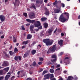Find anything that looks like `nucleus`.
Masks as SVG:
<instances>
[{"label": "nucleus", "mask_w": 80, "mask_h": 80, "mask_svg": "<svg viewBox=\"0 0 80 80\" xmlns=\"http://www.w3.org/2000/svg\"><path fill=\"white\" fill-rule=\"evenodd\" d=\"M69 13L67 12L62 13L59 18V20L62 23L66 22L69 18Z\"/></svg>", "instance_id": "nucleus-1"}, {"label": "nucleus", "mask_w": 80, "mask_h": 80, "mask_svg": "<svg viewBox=\"0 0 80 80\" xmlns=\"http://www.w3.org/2000/svg\"><path fill=\"white\" fill-rule=\"evenodd\" d=\"M26 21L28 23H33L35 27H38L39 26H40V22L38 21H36L35 20H31L29 19H26Z\"/></svg>", "instance_id": "nucleus-2"}, {"label": "nucleus", "mask_w": 80, "mask_h": 80, "mask_svg": "<svg viewBox=\"0 0 80 80\" xmlns=\"http://www.w3.org/2000/svg\"><path fill=\"white\" fill-rule=\"evenodd\" d=\"M43 42L44 43H45L46 44L47 46H48L52 45L54 41L52 40H50V39L47 38L43 39Z\"/></svg>", "instance_id": "nucleus-3"}, {"label": "nucleus", "mask_w": 80, "mask_h": 80, "mask_svg": "<svg viewBox=\"0 0 80 80\" xmlns=\"http://www.w3.org/2000/svg\"><path fill=\"white\" fill-rule=\"evenodd\" d=\"M57 49V45L56 44L52 46V47H51L48 50L47 52V53H50L51 52H54Z\"/></svg>", "instance_id": "nucleus-4"}, {"label": "nucleus", "mask_w": 80, "mask_h": 80, "mask_svg": "<svg viewBox=\"0 0 80 80\" xmlns=\"http://www.w3.org/2000/svg\"><path fill=\"white\" fill-rule=\"evenodd\" d=\"M53 30H54L53 27H51V28L48 29V33H49V34H52V32L53 31Z\"/></svg>", "instance_id": "nucleus-5"}, {"label": "nucleus", "mask_w": 80, "mask_h": 80, "mask_svg": "<svg viewBox=\"0 0 80 80\" xmlns=\"http://www.w3.org/2000/svg\"><path fill=\"white\" fill-rule=\"evenodd\" d=\"M62 7V6H61L59 9H55L54 10V13H60V12L61 11V8Z\"/></svg>", "instance_id": "nucleus-6"}, {"label": "nucleus", "mask_w": 80, "mask_h": 80, "mask_svg": "<svg viewBox=\"0 0 80 80\" xmlns=\"http://www.w3.org/2000/svg\"><path fill=\"white\" fill-rule=\"evenodd\" d=\"M0 19L2 22H3L5 20V17L3 15H0Z\"/></svg>", "instance_id": "nucleus-7"}, {"label": "nucleus", "mask_w": 80, "mask_h": 80, "mask_svg": "<svg viewBox=\"0 0 80 80\" xmlns=\"http://www.w3.org/2000/svg\"><path fill=\"white\" fill-rule=\"evenodd\" d=\"M44 78L43 79L44 80H46V79H49L50 78V74L49 73L45 74L44 76Z\"/></svg>", "instance_id": "nucleus-8"}, {"label": "nucleus", "mask_w": 80, "mask_h": 80, "mask_svg": "<svg viewBox=\"0 0 80 80\" xmlns=\"http://www.w3.org/2000/svg\"><path fill=\"white\" fill-rule=\"evenodd\" d=\"M44 9L45 10V14L46 15H49V11L48 10V9L47 7H45L44 8Z\"/></svg>", "instance_id": "nucleus-9"}, {"label": "nucleus", "mask_w": 80, "mask_h": 80, "mask_svg": "<svg viewBox=\"0 0 80 80\" xmlns=\"http://www.w3.org/2000/svg\"><path fill=\"white\" fill-rule=\"evenodd\" d=\"M8 65V62L6 61H4L2 65V67H7Z\"/></svg>", "instance_id": "nucleus-10"}, {"label": "nucleus", "mask_w": 80, "mask_h": 80, "mask_svg": "<svg viewBox=\"0 0 80 80\" xmlns=\"http://www.w3.org/2000/svg\"><path fill=\"white\" fill-rule=\"evenodd\" d=\"M29 17L30 18H34L35 14H34V13L33 12H32L30 14Z\"/></svg>", "instance_id": "nucleus-11"}, {"label": "nucleus", "mask_w": 80, "mask_h": 80, "mask_svg": "<svg viewBox=\"0 0 80 80\" xmlns=\"http://www.w3.org/2000/svg\"><path fill=\"white\" fill-rule=\"evenodd\" d=\"M58 44L60 46H62V45H63V40H60V41H58Z\"/></svg>", "instance_id": "nucleus-12"}, {"label": "nucleus", "mask_w": 80, "mask_h": 80, "mask_svg": "<svg viewBox=\"0 0 80 80\" xmlns=\"http://www.w3.org/2000/svg\"><path fill=\"white\" fill-rule=\"evenodd\" d=\"M43 25L44 26L45 28H47L48 27V24L46 23H44L43 24Z\"/></svg>", "instance_id": "nucleus-13"}, {"label": "nucleus", "mask_w": 80, "mask_h": 80, "mask_svg": "<svg viewBox=\"0 0 80 80\" xmlns=\"http://www.w3.org/2000/svg\"><path fill=\"white\" fill-rule=\"evenodd\" d=\"M30 8H34L35 10H36V7H35V4H34L33 3H32L31 4V6L30 7Z\"/></svg>", "instance_id": "nucleus-14"}, {"label": "nucleus", "mask_w": 80, "mask_h": 80, "mask_svg": "<svg viewBox=\"0 0 80 80\" xmlns=\"http://www.w3.org/2000/svg\"><path fill=\"white\" fill-rule=\"evenodd\" d=\"M10 75H6L5 78V80H8V78H10Z\"/></svg>", "instance_id": "nucleus-15"}, {"label": "nucleus", "mask_w": 80, "mask_h": 80, "mask_svg": "<svg viewBox=\"0 0 80 80\" xmlns=\"http://www.w3.org/2000/svg\"><path fill=\"white\" fill-rule=\"evenodd\" d=\"M32 35L31 34H28L27 37V39H30L32 38Z\"/></svg>", "instance_id": "nucleus-16"}, {"label": "nucleus", "mask_w": 80, "mask_h": 80, "mask_svg": "<svg viewBox=\"0 0 80 80\" xmlns=\"http://www.w3.org/2000/svg\"><path fill=\"white\" fill-rule=\"evenodd\" d=\"M73 80V77L71 76H69L67 79V80Z\"/></svg>", "instance_id": "nucleus-17"}, {"label": "nucleus", "mask_w": 80, "mask_h": 80, "mask_svg": "<svg viewBox=\"0 0 80 80\" xmlns=\"http://www.w3.org/2000/svg\"><path fill=\"white\" fill-rule=\"evenodd\" d=\"M36 50H33L31 51V53H32V55H33L34 54H35L36 53Z\"/></svg>", "instance_id": "nucleus-18"}, {"label": "nucleus", "mask_w": 80, "mask_h": 80, "mask_svg": "<svg viewBox=\"0 0 80 80\" xmlns=\"http://www.w3.org/2000/svg\"><path fill=\"white\" fill-rule=\"evenodd\" d=\"M36 3L38 4H39V3L42 4V1L40 0H37L36 1Z\"/></svg>", "instance_id": "nucleus-19"}, {"label": "nucleus", "mask_w": 80, "mask_h": 80, "mask_svg": "<svg viewBox=\"0 0 80 80\" xmlns=\"http://www.w3.org/2000/svg\"><path fill=\"white\" fill-rule=\"evenodd\" d=\"M48 71L47 70H44L43 71V72L42 73V76H43L45 73H48Z\"/></svg>", "instance_id": "nucleus-20"}, {"label": "nucleus", "mask_w": 80, "mask_h": 80, "mask_svg": "<svg viewBox=\"0 0 80 80\" xmlns=\"http://www.w3.org/2000/svg\"><path fill=\"white\" fill-rule=\"evenodd\" d=\"M28 42V41L27 40L26 41H23L22 42V45H27Z\"/></svg>", "instance_id": "nucleus-21"}, {"label": "nucleus", "mask_w": 80, "mask_h": 80, "mask_svg": "<svg viewBox=\"0 0 80 80\" xmlns=\"http://www.w3.org/2000/svg\"><path fill=\"white\" fill-rule=\"evenodd\" d=\"M57 4H58V2L57 0H56L55 2L53 3V5L55 6H57Z\"/></svg>", "instance_id": "nucleus-22"}, {"label": "nucleus", "mask_w": 80, "mask_h": 80, "mask_svg": "<svg viewBox=\"0 0 80 80\" xmlns=\"http://www.w3.org/2000/svg\"><path fill=\"white\" fill-rule=\"evenodd\" d=\"M59 2L60 3L61 5V7L62 6V8H64V7H65V4H64V3L61 2V1H59Z\"/></svg>", "instance_id": "nucleus-23"}, {"label": "nucleus", "mask_w": 80, "mask_h": 80, "mask_svg": "<svg viewBox=\"0 0 80 80\" xmlns=\"http://www.w3.org/2000/svg\"><path fill=\"white\" fill-rule=\"evenodd\" d=\"M57 58H55L53 59H51V61L52 62V63H53V62H57Z\"/></svg>", "instance_id": "nucleus-24"}, {"label": "nucleus", "mask_w": 80, "mask_h": 80, "mask_svg": "<svg viewBox=\"0 0 80 80\" xmlns=\"http://www.w3.org/2000/svg\"><path fill=\"white\" fill-rule=\"evenodd\" d=\"M9 70V67L3 69V70H5V71H6V72H8Z\"/></svg>", "instance_id": "nucleus-25"}, {"label": "nucleus", "mask_w": 80, "mask_h": 80, "mask_svg": "<svg viewBox=\"0 0 80 80\" xmlns=\"http://www.w3.org/2000/svg\"><path fill=\"white\" fill-rule=\"evenodd\" d=\"M49 71L51 73H54V70L53 69H50Z\"/></svg>", "instance_id": "nucleus-26"}, {"label": "nucleus", "mask_w": 80, "mask_h": 80, "mask_svg": "<svg viewBox=\"0 0 80 80\" xmlns=\"http://www.w3.org/2000/svg\"><path fill=\"white\" fill-rule=\"evenodd\" d=\"M17 1H18V0H15V2H13V4H14V6L15 7H16V6L17 5V3H18V2H17Z\"/></svg>", "instance_id": "nucleus-27"}, {"label": "nucleus", "mask_w": 80, "mask_h": 80, "mask_svg": "<svg viewBox=\"0 0 80 80\" xmlns=\"http://www.w3.org/2000/svg\"><path fill=\"white\" fill-rule=\"evenodd\" d=\"M3 72H4L3 70H0V75H2L3 74Z\"/></svg>", "instance_id": "nucleus-28"}, {"label": "nucleus", "mask_w": 80, "mask_h": 80, "mask_svg": "<svg viewBox=\"0 0 80 80\" xmlns=\"http://www.w3.org/2000/svg\"><path fill=\"white\" fill-rule=\"evenodd\" d=\"M13 42H14V43H15L17 42V39L15 38V37L13 36Z\"/></svg>", "instance_id": "nucleus-29"}, {"label": "nucleus", "mask_w": 80, "mask_h": 80, "mask_svg": "<svg viewBox=\"0 0 80 80\" xmlns=\"http://www.w3.org/2000/svg\"><path fill=\"white\" fill-rule=\"evenodd\" d=\"M30 30H33V28H34V25H31L30 27Z\"/></svg>", "instance_id": "nucleus-30"}, {"label": "nucleus", "mask_w": 80, "mask_h": 80, "mask_svg": "<svg viewBox=\"0 0 80 80\" xmlns=\"http://www.w3.org/2000/svg\"><path fill=\"white\" fill-rule=\"evenodd\" d=\"M42 21H45L47 20V18H41Z\"/></svg>", "instance_id": "nucleus-31"}, {"label": "nucleus", "mask_w": 80, "mask_h": 80, "mask_svg": "<svg viewBox=\"0 0 80 80\" xmlns=\"http://www.w3.org/2000/svg\"><path fill=\"white\" fill-rule=\"evenodd\" d=\"M18 56H15L14 57V60L15 61H17L18 59Z\"/></svg>", "instance_id": "nucleus-32"}, {"label": "nucleus", "mask_w": 80, "mask_h": 80, "mask_svg": "<svg viewBox=\"0 0 80 80\" xmlns=\"http://www.w3.org/2000/svg\"><path fill=\"white\" fill-rule=\"evenodd\" d=\"M41 47H42V45L39 44L37 46V48L38 49H40V48H41Z\"/></svg>", "instance_id": "nucleus-33"}, {"label": "nucleus", "mask_w": 80, "mask_h": 80, "mask_svg": "<svg viewBox=\"0 0 80 80\" xmlns=\"http://www.w3.org/2000/svg\"><path fill=\"white\" fill-rule=\"evenodd\" d=\"M38 29L41 30L42 28V25H41V23H40V26H39L38 27Z\"/></svg>", "instance_id": "nucleus-34"}, {"label": "nucleus", "mask_w": 80, "mask_h": 80, "mask_svg": "<svg viewBox=\"0 0 80 80\" xmlns=\"http://www.w3.org/2000/svg\"><path fill=\"white\" fill-rule=\"evenodd\" d=\"M52 58H57V56L55 55H53L52 56Z\"/></svg>", "instance_id": "nucleus-35"}, {"label": "nucleus", "mask_w": 80, "mask_h": 80, "mask_svg": "<svg viewBox=\"0 0 80 80\" xmlns=\"http://www.w3.org/2000/svg\"><path fill=\"white\" fill-rule=\"evenodd\" d=\"M30 30L31 31V33H35V32L33 30V29Z\"/></svg>", "instance_id": "nucleus-36"}, {"label": "nucleus", "mask_w": 80, "mask_h": 80, "mask_svg": "<svg viewBox=\"0 0 80 80\" xmlns=\"http://www.w3.org/2000/svg\"><path fill=\"white\" fill-rule=\"evenodd\" d=\"M23 15L25 16V17H27V13L26 12H24L23 13Z\"/></svg>", "instance_id": "nucleus-37"}, {"label": "nucleus", "mask_w": 80, "mask_h": 80, "mask_svg": "<svg viewBox=\"0 0 80 80\" xmlns=\"http://www.w3.org/2000/svg\"><path fill=\"white\" fill-rule=\"evenodd\" d=\"M67 62V60H64V63H65V65H68V62Z\"/></svg>", "instance_id": "nucleus-38"}, {"label": "nucleus", "mask_w": 80, "mask_h": 80, "mask_svg": "<svg viewBox=\"0 0 80 80\" xmlns=\"http://www.w3.org/2000/svg\"><path fill=\"white\" fill-rule=\"evenodd\" d=\"M30 52V50H29L28 51L26 52V54H27V55H29V53Z\"/></svg>", "instance_id": "nucleus-39"}, {"label": "nucleus", "mask_w": 80, "mask_h": 80, "mask_svg": "<svg viewBox=\"0 0 80 80\" xmlns=\"http://www.w3.org/2000/svg\"><path fill=\"white\" fill-rule=\"evenodd\" d=\"M36 62H35V61H34V62H33L32 64V65L33 66H35V65H36Z\"/></svg>", "instance_id": "nucleus-40"}, {"label": "nucleus", "mask_w": 80, "mask_h": 80, "mask_svg": "<svg viewBox=\"0 0 80 80\" xmlns=\"http://www.w3.org/2000/svg\"><path fill=\"white\" fill-rule=\"evenodd\" d=\"M18 49H17V48H14V52H18Z\"/></svg>", "instance_id": "nucleus-41"}, {"label": "nucleus", "mask_w": 80, "mask_h": 80, "mask_svg": "<svg viewBox=\"0 0 80 80\" xmlns=\"http://www.w3.org/2000/svg\"><path fill=\"white\" fill-rule=\"evenodd\" d=\"M51 64V65H53V64L52 63L51 61H49L48 62V65H50Z\"/></svg>", "instance_id": "nucleus-42"}, {"label": "nucleus", "mask_w": 80, "mask_h": 80, "mask_svg": "<svg viewBox=\"0 0 80 80\" xmlns=\"http://www.w3.org/2000/svg\"><path fill=\"white\" fill-rule=\"evenodd\" d=\"M21 28L22 30H25V28L24 27V26H23V25L22 26Z\"/></svg>", "instance_id": "nucleus-43"}, {"label": "nucleus", "mask_w": 80, "mask_h": 80, "mask_svg": "<svg viewBox=\"0 0 80 80\" xmlns=\"http://www.w3.org/2000/svg\"><path fill=\"white\" fill-rule=\"evenodd\" d=\"M9 53L10 55H12L13 54V52H12V51H9Z\"/></svg>", "instance_id": "nucleus-44"}, {"label": "nucleus", "mask_w": 80, "mask_h": 80, "mask_svg": "<svg viewBox=\"0 0 80 80\" xmlns=\"http://www.w3.org/2000/svg\"><path fill=\"white\" fill-rule=\"evenodd\" d=\"M43 71V69L41 68L40 69V70L38 71L39 73H40V72H42Z\"/></svg>", "instance_id": "nucleus-45"}, {"label": "nucleus", "mask_w": 80, "mask_h": 80, "mask_svg": "<svg viewBox=\"0 0 80 80\" xmlns=\"http://www.w3.org/2000/svg\"><path fill=\"white\" fill-rule=\"evenodd\" d=\"M50 78H53V77H54V76L53 75V74H50Z\"/></svg>", "instance_id": "nucleus-46"}, {"label": "nucleus", "mask_w": 80, "mask_h": 80, "mask_svg": "<svg viewBox=\"0 0 80 80\" xmlns=\"http://www.w3.org/2000/svg\"><path fill=\"white\" fill-rule=\"evenodd\" d=\"M4 78V77L3 76H0V80H2Z\"/></svg>", "instance_id": "nucleus-47"}, {"label": "nucleus", "mask_w": 80, "mask_h": 80, "mask_svg": "<svg viewBox=\"0 0 80 80\" xmlns=\"http://www.w3.org/2000/svg\"><path fill=\"white\" fill-rule=\"evenodd\" d=\"M4 54L7 57H8V55L7 53H6V52H4Z\"/></svg>", "instance_id": "nucleus-48"}, {"label": "nucleus", "mask_w": 80, "mask_h": 80, "mask_svg": "<svg viewBox=\"0 0 80 80\" xmlns=\"http://www.w3.org/2000/svg\"><path fill=\"white\" fill-rule=\"evenodd\" d=\"M43 60V58H40V62H42Z\"/></svg>", "instance_id": "nucleus-49"}, {"label": "nucleus", "mask_w": 80, "mask_h": 80, "mask_svg": "<svg viewBox=\"0 0 80 80\" xmlns=\"http://www.w3.org/2000/svg\"><path fill=\"white\" fill-rule=\"evenodd\" d=\"M18 58L19 60H21V59H22V57L21 56H18Z\"/></svg>", "instance_id": "nucleus-50"}, {"label": "nucleus", "mask_w": 80, "mask_h": 80, "mask_svg": "<svg viewBox=\"0 0 80 80\" xmlns=\"http://www.w3.org/2000/svg\"><path fill=\"white\" fill-rule=\"evenodd\" d=\"M61 32V30L60 29H58V33H60Z\"/></svg>", "instance_id": "nucleus-51"}, {"label": "nucleus", "mask_w": 80, "mask_h": 80, "mask_svg": "<svg viewBox=\"0 0 80 80\" xmlns=\"http://www.w3.org/2000/svg\"><path fill=\"white\" fill-rule=\"evenodd\" d=\"M26 48V46L24 45V46H23L22 47V49H23V48Z\"/></svg>", "instance_id": "nucleus-52"}, {"label": "nucleus", "mask_w": 80, "mask_h": 80, "mask_svg": "<svg viewBox=\"0 0 80 80\" xmlns=\"http://www.w3.org/2000/svg\"><path fill=\"white\" fill-rule=\"evenodd\" d=\"M27 80H32V79L30 78H28Z\"/></svg>", "instance_id": "nucleus-53"}, {"label": "nucleus", "mask_w": 80, "mask_h": 80, "mask_svg": "<svg viewBox=\"0 0 80 80\" xmlns=\"http://www.w3.org/2000/svg\"><path fill=\"white\" fill-rule=\"evenodd\" d=\"M60 67V64H58L56 66V67L57 68H58L59 67Z\"/></svg>", "instance_id": "nucleus-54"}, {"label": "nucleus", "mask_w": 80, "mask_h": 80, "mask_svg": "<svg viewBox=\"0 0 80 80\" xmlns=\"http://www.w3.org/2000/svg\"><path fill=\"white\" fill-rule=\"evenodd\" d=\"M57 30H58V29H57V28H56L55 30L54 31L53 33H56V32L57 31Z\"/></svg>", "instance_id": "nucleus-55"}, {"label": "nucleus", "mask_w": 80, "mask_h": 80, "mask_svg": "<svg viewBox=\"0 0 80 80\" xmlns=\"http://www.w3.org/2000/svg\"><path fill=\"white\" fill-rule=\"evenodd\" d=\"M27 57V55L26 54H25L24 55V58H26V57Z\"/></svg>", "instance_id": "nucleus-56"}, {"label": "nucleus", "mask_w": 80, "mask_h": 80, "mask_svg": "<svg viewBox=\"0 0 80 80\" xmlns=\"http://www.w3.org/2000/svg\"><path fill=\"white\" fill-rule=\"evenodd\" d=\"M70 58H69V57H66L65 58V60H66V59L67 60V59H70Z\"/></svg>", "instance_id": "nucleus-57"}, {"label": "nucleus", "mask_w": 80, "mask_h": 80, "mask_svg": "<svg viewBox=\"0 0 80 80\" xmlns=\"http://www.w3.org/2000/svg\"><path fill=\"white\" fill-rule=\"evenodd\" d=\"M44 34H43V33H42L41 34V35L42 36V37H43V36H44Z\"/></svg>", "instance_id": "nucleus-58"}, {"label": "nucleus", "mask_w": 80, "mask_h": 80, "mask_svg": "<svg viewBox=\"0 0 80 80\" xmlns=\"http://www.w3.org/2000/svg\"><path fill=\"white\" fill-rule=\"evenodd\" d=\"M58 70H60V68H59L56 70V71H58Z\"/></svg>", "instance_id": "nucleus-59"}, {"label": "nucleus", "mask_w": 80, "mask_h": 80, "mask_svg": "<svg viewBox=\"0 0 80 80\" xmlns=\"http://www.w3.org/2000/svg\"><path fill=\"white\" fill-rule=\"evenodd\" d=\"M4 35H2V36L1 37V38H2V39L3 38H4Z\"/></svg>", "instance_id": "nucleus-60"}, {"label": "nucleus", "mask_w": 80, "mask_h": 80, "mask_svg": "<svg viewBox=\"0 0 80 80\" xmlns=\"http://www.w3.org/2000/svg\"><path fill=\"white\" fill-rule=\"evenodd\" d=\"M51 68H53V69H54V68H55V66L53 65V66H51Z\"/></svg>", "instance_id": "nucleus-61"}, {"label": "nucleus", "mask_w": 80, "mask_h": 80, "mask_svg": "<svg viewBox=\"0 0 80 80\" xmlns=\"http://www.w3.org/2000/svg\"><path fill=\"white\" fill-rule=\"evenodd\" d=\"M36 44V42H32L33 45H35Z\"/></svg>", "instance_id": "nucleus-62"}, {"label": "nucleus", "mask_w": 80, "mask_h": 80, "mask_svg": "<svg viewBox=\"0 0 80 80\" xmlns=\"http://www.w3.org/2000/svg\"><path fill=\"white\" fill-rule=\"evenodd\" d=\"M12 45L10 46V48H9V50H11L12 48Z\"/></svg>", "instance_id": "nucleus-63"}, {"label": "nucleus", "mask_w": 80, "mask_h": 80, "mask_svg": "<svg viewBox=\"0 0 80 80\" xmlns=\"http://www.w3.org/2000/svg\"><path fill=\"white\" fill-rule=\"evenodd\" d=\"M58 80H63V79L62 78H61L59 79Z\"/></svg>", "instance_id": "nucleus-64"}]
</instances>
